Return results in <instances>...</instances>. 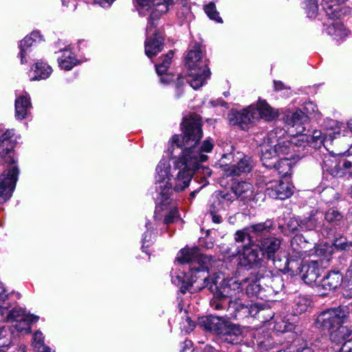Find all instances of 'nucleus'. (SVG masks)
Wrapping results in <instances>:
<instances>
[{
	"mask_svg": "<svg viewBox=\"0 0 352 352\" xmlns=\"http://www.w3.org/2000/svg\"><path fill=\"white\" fill-rule=\"evenodd\" d=\"M273 262L274 267L280 272L286 274L287 257L280 258L278 254L275 255L274 258L270 260Z\"/></svg>",
	"mask_w": 352,
	"mask_h": 352,
	"instance_id": "3c124183",
	"label": "nucleus"
},
{
	"mask_svg": "<svg viewBox=\"0 0 352 352\" xmlns=\"http://www.w3.org/2000/svg\"><path fill=\"white\" fill-rule=\"evenodd\" d=\"M291 253L298 258H302L311 248V244L305 240L302 234L295 235L290 241Z\"/></svg>",
	"mask_w": 352,
	"mask_h": 352,
	"instance_id": "f3484780",
	"label": "nucleus"
},
{
	"mask_svg": "<svg viewBox=\"0 0 352 352\" xmlns=\"http://www.w3.org/2000/svg\"><path fill=\"white\" fill-rule=\"evenodd\" d=\"M349 314V309L344 306L327 309L318 314L314 324L317 328L329 331L343 324Z\"/></svg>",
	"mask_w": 352,
	"mask_h": 352,
	"instance_id": "6e6552de",
	"label": "nucleus"
},
{
	"mask_svg": "<svg viewBox=\"0 0 352 352\" xmlns=\"http://www.w3.org/2000/svg\"><path fill=\"white\" fill-rule=\"evenodd\" d=\"M324 137L320 131H315L309 142L314 147L320 148L324 144Z\"/></svg>",
	"mask_w": 352,
	"mask_h": 352,
	"instance_id": "603ef678",
	"label": "nucleus"
},
{
	"mask_svg": "<svg viewBox=\"0 0 352 352\" xmlns=\"http://www.w3.org/2000/svg\"><path fill=\"white\" fill-rule=\"evenodd\" d=\"M170 165L164 161H160L156 167V175L155 182L160 184L158 190H160V195L161 196V204L166 205L169 204L168 199L171 194L172 190L174 191V182H170V179L168 177ZM171 176L175 178V173H173V169L172 170Z\"/></svg>",
	"mask_w": 352,
	"mask_h": 352,
	"instance_id": "1a4fd4ad",
	"label": "nucleus"
},
{
	"mask_svg": "<svg viewBox=\"0 0 352 352\" xmlns=\"http://www.w3.org/2000/svg\"><path fill=\"white\" fill-rule=\"evenodd\" d=\"M243 243V249L239 254V265L246 270L258 269L266 265V261L254 242L252 243L249 237L241 241H235Z\"/></svg>",
	"mask_w": 352,
	"mask_h": 352,
	"instance_id": "0eeeda50",
	"label": "nucleus"
},
{
	"mask_svg": "<svg viewBox=\"0 0 352 352\" xmlns=\"http://www.w3.org/2000/svg\"><path fill=\"white\" fill-rule=\"evenodd\" d=\"M247 310V304L243 303L241 300H229V305L227 308L228 314L226 316L234 319L246 318Z\"/></svg>",
	"mask_w": 352,
	"mask_h": 352,
	"instance_id": "412c9836",
	"label": "nucleus"
},
{
	"mask_svg": "<svg viewBox=\"0 0 352 352\" xmlns=\"http://www.w3.org/2000/svg\"><path fill=\"white\" fill-rule=\"evenodd\" d=\"M261 160L263 165L266 168H272V166H275V162L278 160V155L272 145V142H269L267 144H263L261 148Z\"/></svg>",
	"mask_w": 352,
	"mask_h": 352,
	"instance_id": "5701e85b",
	"label": "nucleus"
},
{
	"mask_svg": "<svg viewBox=\"0 0 352 352\" xmlns=\"http://www.w3.org/2000/svg\"><path fill=\"white\" fill-rule=\"evenodd\" d=\"M342 275L339 272L331 271L324 276L318 285V290L323 289L324 292H321V295L325 296L328 292L333 291L341 285L342 282Z\"/></svg>",
	"mask_w": 352,
	"mask_h": 352,
	"instance_id": "2eb2a0df",
	"label": "nucleus"
},
{
	"mask_svg": "<svg viewBox=\"0 0 352 352\" xmlns=\"http://www.w3.org/2000/svg\"><path fill=\"white\" fill-rule=\"evenodd\" d=\"M34 339V346L38 349H41V347L45 344L44 343V336L41 331H36L33 336Z\"/></svg>",
	"mask_w": 352,
	"mask_h": 352,
	"instance_id": "4d7b16f0",
	"label": "nucleus"
},
{
	"mask_svg": "<svg viewBox=\"0 0 352 352\" xmlns=\"http://www.w3.org/2000/svg\"><path fill=\"white\" fill-rule=\"evenodd\" d=\"M149 222L146 223V227L147 228V230L144 233L142 237V248H147L151 244V232L148 229Z\"/></svg>",
	"mask_w": 352,
	"mask_h": 352,
	"instance_id": "052dcab7",
	"label": "nucleus"
},
{
	"mask_svg": "<svg viewBox=\"0 0 352 352\" xmlns=\"http://www.w3.org/2000/svg\"><path fill=\"white\" fill-rule=\"evenodd\" d=\"M219 336L222 340L231 344H239L244 340L243 330L241 327L229 320Z\"/></svg>",
	"mask_w": 352,
	"mask_h": 352,
	"instance_id": "ddd939ff",
	"label": "nucleus"
},
{
	"mask_svg": "<svg viewBox=\"0 0 352 352\" xmlns=\"http://www.w3.org/2000/svg\"><path fill=\"white\" fill-rule=\"evenodd\" d=\"M286 273L290 274L292 276L300 275L303 272V262L301 258H298L293 254H290L287 258Z\"/></svg>",
	"mask_w": 352,
	"mask_h": 352,
	"instance_id": "cd10ccee",
	"label": "nucleus"
},
{
	"mask_svg": "<svg viewBox=\"0 0 352 352\" xmlns=\"http://www.w3.org/2000/svg\"><path fill=\"white\" fill-rule=\"evenodd\" d=\"M228 117L230 124L246 130L258 120V113L255 107L252 104L241 111H232Z\"/></svg>",
	"mask_w": 352,
	"mask_h": 352,
	"instance_id": "9d476101",
	"label": "nucleus"
},
{
	"mask_svg": "<svg viewBox=\"0 0 352 352\" xmlns=\"http://www.w3.org/2000/svg\"><path fill=\"white\" fill-rule=\"evenodd\" d=\"M217 198L221 199V202H228L231 203L236 199L237 197L234 192L232 190V188L230 190H223L219 191Z\"/></svg>",
	"mask_w": 352,
	"mask_h": 352,
	"instance_id": "8fccbe9b",
	"label": "nucleus"
},
{
	"mask_svg": "<svg viewBox=\"0 0 352 352\" xmlns=\"http://www.w3.org/2000/svg\"><path fill=\"white\" fill-rule=\"evenodd\" d=\"M183 135H175L172 138L173 146L182 148V155L175 160L173 173H175V192L184 190L192 179L196 170H202L204 176H210L211 170L208 167L200 166V162H206L208 155L213 148V144L210 140H204L201 144L199 141L202 138L201 122L197 115L185 118L182 122Z\"/></svg>",
	"mask_w": 352,
	"mask_h": 352,
	"instance_id": "f257e3e1",
	"label": "nucleus"
},
{
	"mask_svg": "<svg viewBox=\"0 0 352 352\" xmlns=\"http://www.w3.org/2000/svg\"><path fill=\"white\" fill-rule=\"evenodd\" d=\"M38 319V316H28V318L15 321V324L13 327L18 332L28 333L30 331L31 322H36Z\"/></svg>",
	"mask_w": 352,
	"mask_h": 352,
	"instance_id": "4c0bfd02",
	"label": "nucleus"
},
{
	"mask_svg": "<svg viewBox=\"0 0 352 352\" xmlns=\"http://www.w3.org/2000/svg\"><path fill=\"white\" fill-rule=\"evenodd\" d=\"M228 321L224 317L210 315L201 318L199 322L206 331L220 336Z\"/></svg>",
	"mask_w": 352,
	"mask_h": 352,
	"instance_id": "4468645a",
	"label": "nucleus"
},
{
	"mask_svg": "<svg viewBox=\"0 0 352 352\" xmlns=\"http://www.w3.org/2000/svg\"><path fill=\"white\" fill-rule=\"evenodd\" d=\"M351 166V162L344 160L336 164L333 168L331 169L330 173L334 177H343L346 174V170L350 169Z\"/></svg>",
	"mask_w": 352,
	"mask_h": 352,
	"instance_id": "a19ab883",
	"label": "nucleus"
},
{
	"mask_svg": "<svg viewBox=\"0 0 352 352\" xmlns=\"http://www.w3.org/2000/svg\"><path fill=\"white\" fill-rule=\"evenodd\" d=\"M173 51L170 50L164 56L162 62L161 63L155 65L156 72L158 74V76H161L160 80L162 83H167L170 80L166 77H162V76L167 72L171 63V60L173 57Z\"/></svg>",
	"mask_w": 352,
	"mask_h": 352,
	"instance_id": "473e14b6",
	"label": "nucleus"
},
{
	"mask_svg": "<svg viewBox=\"0 0 352 352\" xmlns=\"http://www.w3.org/2000/svg\"><path fill=\"white\" fill-rule=\"evenodd\" d=\"M327 32L331 36L340 38L344 37L348 34L347 30L340 21H336L329 25Z\"/></svg>",
	"mask_w": 352,
	"mask_h": 352,
	"instance_id": "58836bf2",
	"label": "nucleus"
},
{
	"mask_svg": "<svg viewBox=\"0 0 352 352\" xmlns=\"http://www.w3.org/2000/svg\"><path fill=\"white\" fill-rule=\"evenodd\" d=\"M214 295L213 298L210 301V307L217 311L226 310L229 305V300L224 298L223 296L217 295V292H212Z\"/></svg>",
	"mask_w": 352,
	"mask_h": 352,
	"instance_id": "37998d69",
	"label": "nucleus"
},
{
	"mask_svg": "<svg viewBox=\"0 0 352 352\" xmlns=\"http://www.w3.org/2000/svg\"><path fill=\"white\" fill-rule=\"evenodd\" d=\"M276 329L281 332L292 331L294 329V325L292 323H287L282 321L280 324H276Z\"/></svg>",
	"mask_w": 352,
	"mask_h": 352,
	"instance_id": "bf43d9fd",
	"label": "nucleus"
},
{
	"mask_svg": "<svg viewBox=\"0 0 352 352\" xmlns=\"http://www.w3.org/2000/svg\"><path fill=\"white\" fill-rule=\"evenodd\" d=\"M178 216V211L176 209L171 210L164 217V221L165 224H169L174 222Z\"/></svg>",
	"mask_w": 352,
	"mask_h": 352,
	"instance_id": "680f3d73",
	"label": "nucleus"
},
{
	"mask_svg": "<svg viewBox=\"0 0 352 352\" xmlns=\"http://www.w3.org/2000/svg\"><path fill=\"white\" fill-rule=\"evenodd\" d=\"M246 294L250 298H256L266 299L268 298V294H266V289L263 288L258 280H248L246 286Z\"/></svg>",
	"mask_w": 352,
	"mask_h": 352,
	"instance_id": "a878e982",
	"label": "nucleus"
},
{
	"mask_svg": "<svg viewBox=\"0 0 352 352\" xmlns=\"http://www.w3.org/2000/svg\"><path fill=\"white\" fill-rule=\"evenodd\" d=\"M273 229V223L267 219L264 222L248 226L234 234L235 241H241L249 237L252 243L254 242L265 261L274 258L280 248L281 240L270 235Z\"/></svg>",
	"mask_w": 352,
	"mask_h": 352,
	"instance_id": "7ed1b4c3",
	"label": "nucleus"
},
{
	"mask_svg": "<svg viewBox=\"0 0 352 352\" xmlns=\"http://www.w3.org/2000/svg\"><path fill=\"white\" fill-rule=\"evenodd\" d=\"M283 120L287 125L300 126L304 122L307 121V116L301 110H297L295 112L287 113Z\"/></svg>",
	"mask_w": 352,
	"mask_h": 352,
	"instance_id": "2f4dec72",
	"label": "nucleus"
},
{
	"mask_svg": "<svg viewBox=\"0 0 352 352\" xmlns=\"http://www.w3.org/2000/svg\"><path fill=\"white\" fill-rule=\"evenodd\" d=\"M204 10L208 16L217 22L222 23L221 18L219 16V12L216 10V6L214 3L210 2L205 6Z\"/></svg>",
	"mask_w": 352,
	"mask_h": 352,
	"instance_id": "49530a36",
	"label": "nucleus"
},
{
	"mask_svg": "<svg viewBox=\"0 0 352 352\" xmlns=\"http://www.w3.org/2000/svg\"><path fill=\"white\" fill-rule=\"evenodd\" d=\"M102 7H109L115 0H95Z\"/></svg>",
	"mask_w": 352,
	"mask_h": 352,
	"instance_id": "69168bd1",
	"label": "nucleus"
},
{
	"mask_svg": "<svg viewBox=\"0 0 352 352\" xmlns=\"http://www.w3.org/2000/svg\"><path fill=\"white\" fill-rule=\"evenodd\" d=\"M14 104L16 118L19 120L25 119L32 108L30 96L25 93V95L18 96Z\"/></svg>",
	"mask_w": 352,
	"mask_h": 352,
	"instance_id": "aec40b11",
	"label": "nucleus"
},
{
	"mask_svg": "<svg viewBox=\"0 0 352 352\" xmlns=\"http://www.w3.org/2000/svg\"><path fill=\"white\" fill-rule=\"evenodd\" d=\"M35 74L32 78V80H38L47 78L52 72V67L42 61L36 62L32 68Z\"/></svg>",
	"mask_w": 352,
	"mask_h": 352,
	"instance_id": "72a5a7b5",
	"label": "nucleus"
},
{
	"mask_svg": "<svg viewBox=\"0 0 352 352\" xmlns=\"http://www.w3.org/2000/svg\"><path fill=\"white\" fill-rule=\"evenodd\" d=\"M186 65L188 68V75L191 78L190 85L195 89L203 86L210 76L208 60L204 58L199 44L195 43L190 46L186 58Z\"/></svg>",
	"mask_w": 352,
	"mask_h": 352,
	"instance_id": "20e7f679",
	"label": "nucleus"
},
{
	"mask_svg": "<svg viewBox=\"0 0 352 352\" xmlns=\"http://www.w3.org/2000/svg\"><path fill=\"white\" fill-rule=\"evenodd\" d=\"M341 3L330 1L329 0H323L322 6L329 19H338L342 17L343 12L342 11Z\"/></svg>",
	"mask_w": 352,
	"mask_h": 352,
	"instance_id": "bb28decb",
	"label": "nucleus"
},
{
	"mask_svg": "<svg viewBox=\"0 0 352 352\" xmlns=\"http://www.w3.org/2000/svg\"><path fill=\"white\" fill-rule=\"evenodd\" d=\"M177 3L182 6V10L177 12V16L183 21L187 19L190 14V8L188 6V0H173L171 6Z\"/></svg>",
	"mask_w": 352,
	"mask_h": 352,
	"instance_id": "de8ad7c7",
	"label": "nucleus"
},
{
	"mask_svg": "<svg viewBox=\"0 0 352 352\" xmlns=\"http://www.w3.org/2000/svg\"><path fill=\"white\" fill-rule=\"evenodd\" d=\"M255 108L258 116L267 121H272L278 116V111L273 109L265 100L259 98Z\"/></svg>",
	"mask_w": 352,
	"mask_h": 352,
	"instance_id": "393cba45",
	"label": "nucleus"
},
{
	"mask_svg": "<svg viewBox=\"0 0 352 352\" xmlns=\"http://www.w3.org/2000/svg\"><path fill=\"white\" fill-rule=\"evenodd\" d=\"M333 245L338 250H346L352 246V242L348 243L346 238L340 236L334 240Z\"/></svg>",
	"mask_w": 352,
	"mask_h": 352,
	"instance_id": "864d4df0",
	"label": "nucleus"
},
{
	"mask_svg": "<svg viewBox=\"0 0 352 352\" xmlns=\"http://www.w3.org/2000/svg\"><path fill=\"white\" fill-rule=\"evenodd\" d=\"M195 327V322L188 316L183 318V321L180 323L181 329L186 333H189L192 331Z\"/></svg>",
	"mask_w": 352,
	"mask_h": 352,
	"instance_id": "5fc2aeb1",
	"label": "nucleus"
},
{
	"mask_svg": "<svg viewBox=\"0 0 352 352\" xmlns=\"http://www.w3.org/2000/svg\"><path fill=\"white\" fill-rule=\"evenodd\" d=\"M184 346H183V349L182 350V352H188V351H190L191 350V347H192V342L190 340H186L184 342Z\"/></svg>",
	"mask_w": 352,
	"mask_h": 352,
	"instance_id": "0e129e2a",
	"label": "nucleus"
},
{
	"mask_svg": "<svg viewBox=\"0 0 352 352\" xmlns=\"http://www.w3.org/2000/svg\"><path fill=\"white\" fill-rule=\"evenodd\" d=\"M164 48V38L157 33L153 36H148L144 42V50L146 55L152 58L161 52Z\"/></svg>",
	"mask_w": 352,
	"mask_h": 352,
	"instance_id": "dca6fc26",
	"label": "nucleus"
},
{
	"mask_svg": "<svg viewBox=\"0 0 352 352\" xmlns=\"http://www.w3.org/2000/svg\"><path fill=\"white\" fill-rule=\"evenodd\" d=\"M37 39L39 41L41 39L40 32L38 31H33L31 32L30 35L26 36L22 41H21L19 45V56L21 58V63H27L25 56L29 52L30 47L33 45L34 43L36 42Z\"/></svg>",
	"mask_w": 352,
	"mask_h": 352,
	"instance_id": "b1692460",
	"label": "nucleus"
},
{
	"mask_svg": "<svg viewBox=\"0 0 352 352\" xmlns=\"http://www.w3.org/2000/svg\"><path fill=\"white\" fill-rule=\"evenodd\" d=\"M331 342L339 344L351 335V330L343 324L329 331Z\"/></svg>",
	"mask_w": 352,
	"mask_h": 352,
	"instance_id": "7c9ffc66",
	"label": "nucleus"
},
{
	"mask_svg": "<svg viewBox=\"0 0 352 352\" xmlns=\"http://www.w3.org/2000/svg\"><path fill=\"white\" fill-rule=\"evenodd\" d=\"M17 166L8 168L0 176V204L8 200L12 195L18 180Z\"/></svg>",
	"mask_w": 352,
	"mask_h": 352,
	"instance_id": "9b49d317",
	"label": "nucleus"
},
{
	"mask_svg": "<svg viewBox=\"0 0 352 352\" xmlns=\"http://www.w3.org/2000/svg\"><path fill=\"white\" fill-rule=\"evenodd\" d=\"M247 317H256L261 318L264 316L265 312L270 311V309H265V308L258 303H247Z\"/></svg>",
	"mask_w": 352,
	"mask_h": 352,
	"instance_id": "c03bdc74",
	"label": "nucleus"
},
{
	"mask_svg": "<svg viewBox=\"0 0 352 352\" xmlns=\"http://www.w3.org/2000/svg\"><path fill=\"white\" fill-rule=\"evenodd\" d=\"M274 89L276 91H280L285 89V85L281 81H274Z\"/></svg>",
	"mask_w": 352,
	"mask_h": 352,
	"instance_id": "338daca9",
	"label": "nucleus"
},
{
	"mask_svg": "<svg viewBox=\"0 0 352 352\" xmlns=\"http://www.w3.org/2000/svg\"><path fill=\"white\" fill-rule=\"evenodd\" d=\"M266 194L273 199L284 200L293 194V187L288 182L282 180L265 181Z\"/></svg>",
	"mask_w": 352,
	"mask_h": 352,
	"instance_id": "f8f14e48",
	"label": "nucleus"
},
{
	"mask_svg": "<svg viewBox=\"0 0 352 352\" xmlns=\"http://www.w3.org/2000/svg\"><path fill=\"white\" fill-rule=\"evenodd\" d=\"M254 166L252 158L248 155L241 157L236 164L230 166L226 170L227 175L230 176H240L243 173L251 171Z\"/></svg>",
	"mask_w": 352,
	"mask_h": 352,
	"instance_id": "6ab92c4d",
	"label": "nucleus"
},
{
	"mask_svg": "<svg viewBox=\"0 0 352 352\" xmlns=\"http://www.w3.org/2000/svg\"><path fill=\"white\" fill-rule=\"evenodd\" d=\"M232 190L234 192L237 198L241 200H250L254 196V186L247 182H234L232 184Z\"/></svg>",
	"mask_w": 352,
	"mask_h": 352,
	"instance_id": "4be33fe9",
	"label": "nucleus"
},
{
	"mask_svg": "<svg viewBox=\"0 0 352 352\" xmlns=\"http://www.w3.org/2000/svg\"><path fill=\"white\" fill-rule=\"evenodd\" d=\"M324 219L332 226H339L343 221V215L336 208H332L325 212Z\"/></svg>",
	"mask_w": 352,
	"mask_h": 352,
	"instance_id": "e433bc0d",
	"label": "nucleus"
},
{
	"mask_svg": "<svg viewBox=\"0 0 352 352\" xmlns=\"http://www.w3.org/2000/svg\"><path fill=\"white\" fill-rule=\"evenodd\" d=\"M37 351L38 352H55L52 348L46 346L45 344L43 345L41 349H38Z\"/></svg>",
	"mask_w": 352,
	"mask_h": 352,
	"instance_id": "774afa93",
	"label": "nucleus"
},
{
	"mask_svg": "<svg viewBox=\"0 0 352 352\" xmlns=\"http://www.w3.org/2000/svg\"><path fill=\"white\" fill-rule=\"evenodd\" d=\"M176 261L182 265L188 264L189 272L183 275L172 276V283L180 287L182 294L201 290L203 288L197 286L203 283L201 278L212 266L214 257L200 253L198 248H184L177 253Z\"/></svg>",
	"mask_w": 352,
	"mask_h": 352,
	"instance_id": "f03ea898",
	"label": "nucleus"
},
{
	"mask_svg": "<svg viewBox=\"0 0 352 352\" xmlns=\"http://www.w3.org/2000/svg\"><path fill=\"white\" fill-rule=\"evenodd\" d=\"M222 208L221 199L217 197L213 200L212 204L209 206L208 212L210 214L219 213Z\"/></svg>",
	"mask_w": 352,
	"mask_h": 352,
	"instance_id": "6e6d98bb",
	"label": "nucleus"
},
{
	"mask_svg": "<svg viewBox=\"0 0 352 352\" xmlns=\"http://www.w3.org/2000/svg\"><path fill=\"white\" fill-rule=\"evenodd\" d=\"M77 63L75 55L67 49L63 51V55L58 58L59 66L65 70L72 69Z\"/></svg>",
	"mask_w": 352,
	"mask_h": 352,
	"instance_id": "f704fd0d",
	"label": "nucleus"
},
{
	"mask_svg": "<svg viewBox=\"0 0 352 352\" xmlns=\"http://www.w3.org/2000/svg\"><path fill=\"white\" fill-rule=\"evenodd\" d=\"M311 305V300L305 296H300L295 299L294 310L296 314L305 312Z\"/></svg>",
	"mask_w": 352,
	"mask_h": 352,
	"instance_id": "ea45409f",
	"label": "nucleus"
},
{
	"mask_svg": "<svg viewBox=\"0 0 352 352\" xmlns=\"http://www.w3.org/2000/svg\"><path fill=\"white\" fill-rule=\"evenodd\" d=\"M299 222V219L292 218L288 221L287 223V227L289 229V230L292 232L300 231Z\"/></svg>",
	"mask_w": 352,
	"mask_h": 352,
	"instance_id": "13d9d810",
	"label": "nucleus"
},
{
	"mask_svg": "<svg viewBox=\"0 0 352 352\" xmlns=\"http://www.w3.org/2000/svg\"><path fill=\"white\" fill-rule=\"evenodd\" d=\"M319 263L316 261L304 263L303 272L300 275L304 282L308 285L315 283L320 276Z\"/></svg>",
	"mask_w": 352,
	"mask_h": 352,
	"instance_id": "a211bd4d",
	"label": "nucleus"
},
{
	"mask_svg": "<svg viewBox=\"0 0 352 352\" xmlns=\"http://www.w3.org/2000/svg\"><path fill=\"white\" fill-rule=\"evenodd\" d=\"M299 221L300 231L312 230L320 224V222L318 221V212L313 211L309 216L299 218Z\"/></svg>",
	"mask_w": 352,
	"mask_h": 352,
	"instance_id": "c756f323",
	"label": "nucleus"
},
{
	"mask_svg": "<svg viewBox=\"0 0 352 352\" xmlns=\"http://www.w3.org/2000/svg\"><path fill=\"white\" fill-rule=\"evenodd\" d=\"M346 282L344 287V295L347 297H352V260L346 272Z\"/></svg>",
	"mask_w": 352,
	"mask_h": 352,
	"instance_id": "a18cd8bd",
	"label": "nucleus"
},
{
	"mask_svg": "<svg viewBox=\"0 0 352 352\" xmlns=\"http://www.w3.org/2000/svg\"><path fill=\"white\" fill-rule=\"evenodd\" d=\"M173 0H135V7L140 15L149 14L146 32L148 34L155 27L157 21L162 14L166 13Z\"/></svg>",
	"mask_w": 352,
	"mask_h": 352,
	"instance_id": "423d86ee",
	"label": "nucleus"
},
{
	"mask_svg": "<svg viewBox=\"0 0 352 352\" xmlns=\"http://www.w3.org/2000/svg\"><path fill=\"white\" fill-rule=\"evenodd\" d=\"M306 12L309 18H314L317 15L318 6L317 0H306Z\"/></svg>",
	"mask_w": 352,
	"mask_h": 352,
	"instance_id": "09e8293b",
	"label": "nucleus"
},
{
	"mask_svg": "<svg viewBox=\"0 0 352 352\" xmlns=\"http://www.w3.org/2000/svg\"><path fill=\"white\" fill-rule=\"evenodd\" d=\"M4 308L6 309V312L5 313V321L14 320L15 322L19 319H23L29 316L25 314V311L21 307H14L10 311H8L6 307Z\"/></svg>",
	"mask_w": 352,
	"mask_h": 352,
	"instance_id": "79ce46f5",
	"label": "nucleus"
},
{
	"mask_svg": "<svg viewBox=\"0 0 352 352\" xmlns=\"http://www.w3.org/2000/svg\"><path fill=\"white\" fill-rule=\"evenodd\" d=\"M339 351L340 352H352V339L344 342Z\"/></svg>",
	"mask_w": 352,
	"mask_h": 352,
	"instance_id": "e2e57ef3",
	"label": "nucleus"
},
{
	"mask_svg": "<svg viewBox=\"0 0 352 352\" xmlns=\"http://www.w3.org/2000/svg\"><path fill=\"white\" fill-rule=\"evenodd\" d=\"M273 146L278 156L283 155V157H289V160L294 159V146L289 141L279 140Z\"/></svg>",
	"mask_w": 352,
	"mask_h": 352,
	"instance_id": "c85d7f7f",
	"label": "nucleus"
},
{
	"mask_svg": "<svg viewBox=\"0 0 352 352\" xmlns=\"http://www.w3.org/2000/svg\"><path fill=\"white\" fill-rule=\"evenodd\" d=\"M208 274V271L201 278L203 283L198 285L197 287L203 289L208 287L211 292H217L218 296H223L228 300H232L233 296L242 292L241 284L236 280L230 278L219 281V276L214 274L210 277Z\"/></svg>",
	"mask_w": 352,
	"mask_h": 352,
	"instance_id": "39448f33",
	"label": "nucleus"
},
{
	"mask_svg": "<svg viewBox=\"0 0 352 352\" xmlns=\"http://www.w3.org/2000/svg\"><path fill=\"white\" fill-rule=\"evenodd\" d=\"M289 157H281L280 160L275 162V166H273L272 168L281 177L291 175L292 166Z\"/></svg>",
	"mask_w": 352,
	"mask_h": 352,
	"instance_id": "c9c22d12",
	"label": "nucleus"
}]
</instances>
